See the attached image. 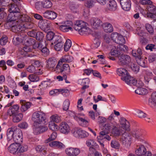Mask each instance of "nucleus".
<instances>
[{"label":"nucleus","mask_w":156,"mask_h":156,"mask_svg":"<svg viewBox=\"0 0 156 156\" xmlns=\"http://www.w3.org/2000/svg\"><path fill=\"white\" fill-rule=\"evenodd\" d=\"M10 3V23L12 21L17 20H18L16 21V24L13 25L18 26L19 28L21 30L23 28H27V23L26 22L29 21L28 19L23 15H21L20 13V9L18 5L20 4V0H11Z\"/></svg>","instance_id":"1"},{"label":"nucleus","mask_w":156,"mask_h":156,"mask_svg":"<svg viewBox=\"0 0 156 156\" xmlns=\"http://www.w3.org/2000/svg\"><path fill=\"white\" fill-rule=\"evenodd\" d=\"M146 135L147 132L145 130L141 129L136 128L131 132V134L129 133L123 134L121 136V140L123 144L126 147H129L131 143V135L138 140L143 142Z\"/></svg>","instance_id":"2"},{"label":"nucleus","mask_w":156,"mask_h":156,"mask_svg":"<svg viewBox=\"0 0 156 156\" xmlns=\"http://www.w3.org/2000/svg\"><path fill=\"white\" fill-rule=\"evenodd\" d=\"M73 28L81 35H84L90 32V29L87 26V23L81 20L76 21L73 26Z\"/></svg>","instance_id":"3"},{"label":"nucleus","mask_w":156,"mask_h":156,"mask_svg":"<svg viewBox=\"0 0 156 156\" xmlns=\"http://www.w3.org/2000/svg\"><path fill=\"white\" fill-rule=\"evenodd\" d=\"M21 143H15L10 144V153L17 154L27 151L28 146L25 145H21Z\"/></svg>","instance_id":"4"},{"label":"nucleus","mask_w":156,"mask_h":156,"mask_svg":"<svg viewBox=\"0 0 156 156\" xmlns=\"http://www.w3.org/2000/svg\"><path fill=\"white\" fill-rule=\"evenodd\" d=\"M73 23L70 20H67L64 22L62 25H60L58 23H55V27L60 30L64 32H68L69 30L72 31Z\"/></svg>","instance_id":"5"},{"label":"nucleus","mask_w":156,"mask_h":156,"mask_svg":"<svg viewBox=\"0 0 156 156\" xmlns=\"http://www.w3.org/2000/svg\"><path fill=\"white\" fill-rule=\"evenodd\" d=\"M45 114L41 112H37L32 115V119L34 123L44 124L45 123Z\"/></svg>","instance_id":"6"},{"label":"nucleus","mask_w":156,"mask_h":156,"mask_svg":"<svg viewBox=\"0 0 156 156\" xmlns=\"http://www.w3.org/2000/svg\"><path fill=\"white\" fill-rule=\"evenodd\" d=\"M63 43L62 38L61 36H55L53 41L51 43V46L54 47L55 50L59 51L62 48Z\"/></svg>","instance_id":"7"},{"label":"nucleus","mask_w":156,"mask_h":156,"mask_svg":"<svg viewBox=\"0 0 156 156\" xmlns=\"http://www.w3.org/2000/svg\"><path fill=\"white\" fill-rule=\"evenodd\" d=\"M104 130L101 132L99 136L97 137V141L99 143L100 145L102 147H104V144L101 140H110L111 139V137L108 134L109 132L107 129H105L104 127Z\"/></svg>","instance_id":"8"},{"label":"nucleus","mask_w":156,"mask_h":156,"mask_svg":"<svg viewBox=\"0 0 156 156\" xmlns=\"http://www.w3.org/2000/svg\"><path fill=\"white\" fill-rule=\"evenodd\" d=\"M13 132L12 135V139L15 143H22L23 140V133L19 129H16L13 131L12 129H10V132Z\"/></svg>","instance_id":"9"},{"label":"nucleus","mask_w":156,"mask_h":156,"mask_svg":"<svg viewBox=\"0 0 156 156\" xmlns=\"http://www.w3.org/2000/svg\"><path fill=\"white\" fill-rule=\"evenodd\" d=\"M66 154L68 156H77L80 153V149L77 147H70L65 150Z\"/></svg>","instance_id":"10"},{"label":"nucleus","mask_w":156,"mask_h":156,"mask_svg":"<svg viewBox=\"0 0 156 156\" xmlns=\"http://www.w3.org/2000/svg\"><path fill=\"white\" fill-rule=\"evenodd\" d=\"M73 136L78 138H83L88 136V133L85 130L78 128L74 129L72 130Z\"/></svg>","instance_id":"11"},{"label":"nucleus","mask_w":156,"mask_h":156,"mask_svg":"<svg viewBox=\"0 0 156 156\" xmlns=\"http://www.w3.org/2000/svg\"><path fill=\"white\" fill-rule=\"evenodd\" d=\"M42 124L34 123L33 129L35 134L36 135L39 134L48 129L47 127L42 125Z\"/></svg>","instance_id":"12"},{"label":"nucleus","mask_w":156,"mask_h":156,"mask_svg":"<svg viewBox=\"0 0 156 156\" xmlns=\"http://www.w3.org/2000/svg\"><path fill=\"white\" fill-rule=\"evenodd\" d=\"M68 113L71 116H74V119L77 121H79L80 124L83 126L86 127L89 125V122L86 119V117L83 118L81 117H78L75 115L74 116V113L73 112L71 111H69Z\"/></svg>","instance_id":"13"},{"label":"nucleus","mask_w":156,"mask_h":156,"mask_svg":"<svg viewBox=\"0 0 156 156\" xmlns=\"http://www.w3.org/2000/svg\"><path fill=\"white\" fill-rule=\"evenodd\" d=\"M114 113H112L107 119V122H108V123L105 124V125L104 128L105 129H107L106 126L107 125L108 126V128L111 126L113 127H115L116 126H118V124L114 119Z\"/></svg>","instance_id":"14"},{"label":"nucleus","mask_w":156,"mask_h":156,"mask_svg":"<svg viewBox=\"0 0 156 156\" xmlns=\"http://www.w3.org/2000/svg\"><path fill=\"white\" fill-rule=\"evenodd\" d=\"M59 128L60 132L63 134H67L70 132L71 129L69 125L66 122H63L59 124Z\"/></svg>","instance_id":"15"},{"label":"nucleus","mask_w":156,"mask_h":156,"mask_svg":"<svg viewBox=\"0 0 156 156\" xmlns=\"http://www.w3.org/2000/svg\"><path fill=\"white\" fill-rule=\"evenodd\" d=\"M147 17L151 18L156 19V7L151 5L147 8Z\"/></svg>","instance_id":"16"},{"label":"nucleus","mask_w":156,"mask_h":156,"mask_svg":"<svg viewBox=\"0 0 156 156\" xmlns=\"http://www.w3.org/2000/svg\"><path fill=\"white\" fill-rule=\"evenodd\" d=\"M119 64L120 65H123L128 64L131 61L130 57L125 54L120 55L118 57Z\"/></svg>","instance_id":"17"},{"label":"nucleus","mask_w":156,"mask_h":156,"mask_svg":"<svg viewBox=\"0 0 156 156\" xmlns=\"http://www.w3.org/2000/svg\"><path fill=\"white\" fill-rule=\"evenodd\" d=\"M73 58L69 55L63 56L59 61L57 67L60 66L63 62L69 63L73 61Z\"/></svg>","instance_id":"18"},{"label":"nucleus","mask_w":156,"mask_h":156,"mask_svg":"<svg viewBox=\"0 0 156 156\" xmlns=\"http://www.w3.org/2000/svg\"><path fill=\"white\" fill-rule=\"evenodd\" d=\"M147 149L142 144L137 145L135 150V154L138 156H143L146 153Z\"/></svg>","instance_id":"19"},{"label":"nucleus","mask_w":156,"mask_h":156,"mask_svg":"<svg viewBox=\"0 0 156 156\" xmlns=\"http://www.w3.org/2000/svg\"><path fill=\"white\" fill-rule=\"evenodd\" d=\"M49 22L47 20H41L39 22L38 26L44 31L46 32L50 28Z\"/></svg>","instance_id":"20"},{"label":"nucleus","mask_w":156,"mask_h":156,"mask_svg":"<svg viewBox=\"0 0 156 156\" xmlns=\"http://www.w3.org/2000/svg\"><path fill=\"white\" fill-rule=\"evenodd\" d=\"M121 7L124 10L128 11L130 9L131 3L130 0H120Z\"/></svg>","instance_id":"21"},{"label":"nucleus","mask_w":156,"mask_h":156,"mask_svg":"<svg viewBox=\"0 0 156 156\" xmlns=\"http://www.w3.org/2000/svg\"><path fill=\"white\" fill-rule=\"evenodd\" d=\"M43 15L45 18L48 19L53 20L56 18L57 14L54 11L47 10L43 13Z\"/></svg>","instance_id":"22"},{"label":"nucleus","mask_w":156,"mask_h":156,"mask_svg":"<svg viewBox=\"0 0 156 156\" xmlns=\"http://www.w3.org/2000/svg\"><path fill=\"white\" fill-rule=\"evenodd\" d=\"M119 122L121 127L123 129L126 131H129L130 130L129 123L125 118H121Z\"/></svg>","instance_id":"23"},{"label":"nucleus","mask_w":156,"mask_h":156,"mask_svg":"<svg viewBox=\"0 0 156 156\" xmlns=\"http://www.w3.org/2000/svg\"><path fill=\"white\" fill-rule=\"evenodd\" d=\"M117 73L119 76H121V79L123 80V78L126 79L128 76L129 74L127 71L122 68L118 69L116 71Z\"/></svg>","instance_id":"24"},{"label":"nucleus","mask_w":156,"mask_h":156,"mask_svg":"<svg viewBox=\"0 0 156 156\" xmlns=\"http://www.w3.org/2000/svg\"><path fill=\"white\" fill-rule=\"evenodd\" d=\"M49 146L52 147L59 149L64 148L65 145L61 142L58 141H53L49 143Z\"/></svg>","instance_id":"25"},{"label":"nucleus","mask_w":156,"mask_h":156,"mask_svg":"<svg viewBox=\"0 0 156 156\" xmlns=\"http://www.w3.org/2000/svg\"><path fill=\"white\" fill-rule=\"evenodd\" d=\"M108 125H107L106 126L107 129H107L108 131H109V132L111 131L113 136H118L120 134V131L117 128L118 126H116L115 127H113L111 126L109 128H108Z\"/></svg>","instance_id":"26"},{"label":"nucleus","mask_w":156,"mask_h":156,"mask_svg":"<svg viewBox=\"0 0 156 156\" xmlns=\"http://www.w3.org/2000/svg\"><path fill=\"white\" fill-rule=\"evenodd\" d=\"M102 21L99 19L94 18L91 21V24L94 29H98L102 25Z\"/></svg>","instance_id":"27"},{"label":"nucleus","mask_w":156,"mask_h":156,"mask_svg":"<svg viewBox=\"0 0 156 156\" xmlns=\"http://www.w3.org/2000/svg\"><path fill=\"white\" fill-rule=\"evenodd\" d=\"M149 104L152 107L156 108V91L152 93L149 100Z\"/></svg>","instance_id":"28"},{"label":"nucleus","mask_w":156,"mask_h":156,"mask_svg":"<svg viewBox=\"0 0 156 156\" xmlns=\"http://www.w3.org/2000/svg\"><path fill=\"white\" fill-rule=\"evenodd\" d=\"M20 103L21 104V110L22 112H24L30 108L31 106L30 102H26L25 101H20Z\"/></svg>","instance_id":"29"},{"label":"nucleus","mask_w":156,"mask_h":156,"mask_svg":"<svg viewBox=\"0 0 156 156\" xmlns=\"http://www.w3.org/2000/svg\"><path fill=\"white\" fill-rule=\"evenodd\" d=\"M12 121L14 123H17L22 120L23 115L21 113H17L12 115Z\"/></svg>","instance_id":"30"},{"label":"nucleus","mask_w":156,"mask_h":156,"mask_svg":"<svg viewBox=\"0 0 156 156\" xmlns=\"http://www.w3.org/2000/svg\"><path fill=\"white\" fill-rule=\"evenodd\" d=\"M120 55V52L119 48L118 46H117V47L114 46L111 49L110 52L109 53V55H112L115 57H119Z\"/></svg>","instance_id":"31"},{"label":"nucleus","mask_w":156,"mask_h":156,"mask_svg":"<svg viewBox=\"0 0 156 156\" xmlns=\"http://www.w3.org/2000/svg\"><path fill=\"white\" fill-rule=\"evenodd\" d=\"M117 7V5L116 2L114 0H111L109 2V4L107 6L108 10L111 11H115Z\"/></svg>","instance_id":"32"},{"label":"nucleus","mask_w":156,"mask_h":156,"mask_svg":"<svg viewBox=\"0 0 156 156\" xmlns=\"http://www.w3.org/2000/svg\"><path fill=\"white\" fill-rule=\"evenodd\" d=\"M123 81H124L126 83L130 85L135 86L136 84V80L133 77L129 75L126 79L123 77Z\"/></svg>","instance_id":"33"},{"label":"nucleus","mask_w":156,"mask_h":156,"mask_svg":"<svg viewBox=\"0 0 156 156\" xmlns=\"http://www.w3.org/2000/svg\"><path fill=\"white\" fill-rule=\"evenodd\" d=\"M30 52H33V50L32 47L27 45H26L20 51V54L24 56H28L26 55V53Z\"/></svg>","instance_id":"34"},{"label":"nucleus","mask_w":156,"mask_h":156,"mask_svg":"<svg viewBox=\"0 0 156 156\" xmlns=\"http://www.w3.org/2000/svg\"><path fill=\"white\" fill-rule=\"evenodd\" d=\"M56 64V59L54 58H51L47 61V66L48 69H52L55 66Z\"/></svg>","instance_id":"35"},{"label":"nucleus","mask_w":156,"mask_h":156,"mask_svg":"<svg viewBox=\"0 0 156 156\" xmlns=\"http://www.w3.org/2000/svg\"><path fill=\"white\" fill-rule=\"evenodd\" d=\"M102 27L104 30L106 32H111L113 31L112 25L108 23H106L102 24Z\"/></svg>","instance_id":"36"},{"label":"nucleus","mask_w":156,"mask_h":156,"mask_svg":"<svg viewBox=\"0 0 156 156\" xmlns=\"http://www.w3.org/2000/svg\"><path fill=\"white\" fill-rule=\"evenodd\" d=\"M60 69L61 72H64L66 75H69L70 73V67L68 64H63Z\"/></svg>","instance_id":"37"},{"label":"nucleus","mask_w":156,"mask_h":156,"mask_svg":"<svg viewBox=\"0 0 156 156\" xmlns=\"http://www.w3.org/2000/svg\"><path fill=\"white\" fill-rule=\"evenodd\" d=\"M136 60L137 63L141 66L143 67H146L147 66V62L145 58H142V57L138 58H136Z\"/></svg>","instance_id":"38"},{"label":"nucleus","mask_w":156,"mask_h":156,"mask_svg":"<svg viewBox=\"0 0 156 156\" xmlns=\"http://www.w3.org/2000/svg\"><path fill=\"white\" fill-rule=\"evenodd\" d=\"M37 4L41 5L44 8L47 9L51 8L52 6L51 2L49 0H45L39 2Z\"/></svg>","instance_id":"39"},{"label":"nucleus","mask_w":156,"mask_h":156,"mask_svg":"<svg viewBox=\"0 0 156 156\" xmlns=\"http://www.w3.org/2000/svg\"><path fill=\"white\" fill-rule=\"evenodd\" d=\"M19 106L17 104L11 106V104H10V111L12 114L17 113L19 112Z\"/></svg>","instance_id":"40"},{"label":"nucleus","mask_w":156,"mask_h":156,"mask_svg":"<svg viewBox=\"0 0 156 156\" xmlns=\"http://www.w3.org/2000/svg\"><path fill=\"white\" fill-rule=\"evenodd\" d=\"M86 144L90 148H94L95 147H96L98 146L96 142L92 139L87 140L86 141Z\"/></svg>","instance_id":"41"},{"label":"nucleus","mask_w":156,"mask_h":156,"mask_svg":"<svg viewBox=\"0 0 156 156\" xmlns=\"http://www.w3.org/2000/svg\"><path fill=\"white\" fill-rule=\"evenodd\" d=\"M50 121H52L54 122L58 123L61 121V117L58 115L55 114L52 115L50 117Z\"/></svg>","instance_id":"42"},{"label":"nucleus","mask_w":156,"mask_h":156,"mask_svg":"<svg viewBox=\"0 0 156 156\" xmlns=\"http://www.w3.org/2000/svg\"><path fill=\"white\" fill-rule=\"evenodd\" d=\"M48 127L51 130L56 131L58 130V126L52 121H50L48 122Z\"/></svg>","instance_id":"43"},{"label":"nucleus","mask_w":156,"mask_h":156,"mask_svg":"<svg viewBox=\"0 0 156 156\" xmlns=\"http://www.w3.org/2000/svg\"><path fill=\"white\" fill-rule=\"evenodd\" d=\"M136 93L139 95H144L147 93V90L145 88L142 87L138 88L135 90Z\"/></svg>","instance_id":"44"},{"label":"nucleus","mask_w":156,"mask_h":156,"mask_svg":"<svg viewBox=\"0 0 156 156\" xmlns=\"http://www.w3.org/2000/svg\"><path fill=\"white\" fill-rule=\"evenodd\" d=\"M72 46L71 41L68 39L66 40L64 45V50L66 51H68Z\"/></svg>","instance_id":"45"},{"label":"nucleus","mask_w":156,"mask_h":156,"mask_svg":"<svg viewBox=\"0 0 156 156\" xmlns=\"http://www.w3.org/2000/svg\"><path fill=\"white\" fill-rule=\"evenodd\" d=\"M125 40L123 37L120 34L119 37L115 40V43L119 44V45L123 44L125 43Z\"/></svg>","instance_id":"46"},{"label":"nucleus","mask_w":156,"mask_h":156,"mask_svg":"<svg viewBox=\"0 0 156 156\" xmlns=\"http://www.w3.org/2000/svg\"><path fill=\"white\" fill-rule=\"evenodd\" d=\"M137 54H136V51L133 50L132 54L133 56L136 57V58H138L139 57H142L141 55L142 54V50L140 48H138L137 50Z\"/></svg>","instance_id":"47"},{"label":"nucleus","mask_w":156,"mask_h":156,"mask_svg":"<svg viewBox=\"0 0 156 156\" xmlns=\"http://www.w3.org/2000/svg\"><path fill=\"white\" fill-rule=\"evenodd\" d=\"M46 147L44 146L39 145L36 147V150L37 151L40 152L44 154L46 153Z\"/></svg>","instance_id":"48"},{"label":"nucleus","mask_w":156,"mask_h":156,"mask_svg":"<svg viewBox=\"0 0 156 156\" xmlns=\"http://www.w3.org/2000/svg\"><path fill=\"white\" fill-rule=\"evenodd\" d=\"M29 79L33 82H37L39 80V77L34 74L30 75L29 76Z\"/></svg>","instance_id":"49"},{"label":"nucleus","mask_w":156,"mask_h":156,"mask_svg":"<svg viewBox=\"0 0 156 156\" xmlns=\"http://www.w3.org/2000/svg\"><path fill=\"white\" fill-rule=\"evenodd\" d=\"M95 3L94 0H87L85 2V5L88 8L92 7Z\"/></svg>","instance_id":"50"},{"label":"nucleus","mask_w":156,"mask_h":156,"mask_svg":"<svg viewBox=\"0 0 156 156\" xmlns=\"http://www.w3.org/2000/svg\"><path fill=\"white\" fill-rule=\"evenodd\" d=\"M100 44L99 40L96 38L94 39V43L91 45V47L93 49L97 48L99 46Z\"/></svg>","instance_id":"51"},{"label":"nucleus","mask_w":156,"mask_h":156,"mask_svg":"<svg viewBox=\"0 0 156 156\" xmlns=\"http://www.w3.org/2000/svg\"><path fill=\"white\" fill-rule=\"evenodd\" d=\"M153 77L152 73L149 71H147L146 72L145 75H144L145 80L148 82Z\"/></svg>","instance_id":"52"},{"label":"nucleus","mask_w":156,"mask_h":156,"mask_svg":"<svg viewBox=\"0 0 156 156\" xmlns=\"http://www.w3.org/2000/svg\"><path fill=\"white\" fill-rule=\"evenodd\" d=\"M35 40L33 38H30L26 40V42L25 43L26 45L30 46L32 47L34 43Z\"/></svg>","instance_id":"53"},{"label":"nucleus","mask_w":156,"mask_h":156,"mask_svg":"<svg viewBox=\"0 0 156 156\" xmlns=\"http://www.w3.org/2000/svg\"><path fill=\"white\" fill-rule=\"evenodd\" d=\"M79 83L82 85H88L90 82V80L88 78L80 79L78 81Z\"/></svg>","instance_id":"54"},{"label":"nucleus","mask_w":156,"mask_h":156,"mask_svg":"<svg viewBox=\"0 0 156 156\" xmlns=\"http://www.w3.org/2000/svg\"><path fill=\"white\" fill-rule=\"evenodd\" d=\"M111 146L112 148L118 149L120 147V144L118 141L113 140L111 141Z\"/></svg>","instance_id":"55"},{"label":"nucleus","mask_w":156,"mask_h":156,"mask_svg":"<svg viewBox=\"0 0 156 156\" xmlns=\"http://www.w3.org/2000/svg\"><path fill=\"white\" fill-rule=\"evenodd\" d=\"M136 112V115L140 118H144L146 116V114L140 110H137Z\"/></svg>","instance_id":"56"},{"label":"nucleus","mask_w":156,"mask_h":156,"mask_svg":"<svg viewBox=\"0 0 156 156\" xmlns=\"http://www.w3.org/2000/svg\"><path fill=\"white\" fill-rule=\"evenodd\" d=\"M57 136V133L55 132H53L50 135L49 138L45 141L46 143H48L51 141L55 140Z\"/></svg>","instance_id":"57"},{"label":"nucleus","mask_w":156,"mask_h":156,"mask_svg":"<svg viewBox=\"0 0 156 156\" xmlns=\"http://www.w3.org/2000/svg\"><path fill=\"white\" fill-rule=\"evenodd\" d=\"M69 101L68 99L66 100L64 102L63 104V109L64 110L67 111L69 108Z\"/></svg>","instance_id":"58"},{"label":"nucleus","mask_w":156,"mask_h":156,"mask_svg":"<svg viewBox=\"0 0 156 156\" xmlns=\"http://www.w3.org/2000/svg\"><path fill=\"white\" fill-rule=\"evenodd\" d=\"M54 34L52 31H50L46 35V38L48 40L50 41L53 38L54 39L55 37Z\"/></svg>","instance_id":"59"},{"label":"nucleus","mask_w":156,"mask_h":156,"mask_svg":"<svg viewBox=\"0 0 156 156\" xmlns=\"http://www.w3.org/2000/svg\"><path fill=\"white\" fill-rule=\"evenodd\" d=\"M36 39L40 41L43 38L44 35L42 32H38L36 33Z\"/></svg>","instance_id":"60"},{"label":"nucleus","mask_w":156,"mask_h":156,"mask_svg":"<svg viewBox=\"0 0 156 156\" xmlns=\"http://www.w3.org/2000/svg\"><path fill=\"white\" fill-rule=\"evenodd\" d=\"M41 44L39 42H35L33 45L32 46V48L34 50V49H41Z\"/></svg>","instance_id":"61"},{"label":"nucleus","mask_w":156,"mask_h":156,"mask_svg":"<svg viewBox=\"0 0 156 156\" xmlns=\"http://www.w3.org/2000/svg\"><path fill=\"white\" fill-rule=\"evenodd\" d=\"M8 41V38L6 36H2L0 39V44L2 45H5Z\"/></svg>","instance_id":"62"},{"label":"nucleus","mask_w":156,"mask_h":156,"mask_svg":"<svg viewBox=\"0 0 156 156\" xmlns=\"http://www.w3.org/2000/svg\"><path fill=\"white\" fill-rule=\"evenodd\" d=\"M36 69V68L33 65H31L28 67L27 70L28 72L32 73L35 72Z\"/></svg>","instance_id":"63"},{"label":"nucleus","mask_w":156,"mask_h":156,"mask_svg":"<svg viewBox=\"0 0 156 156\" xmlns=\"http://www.w3.org/2000/svg\"><path fill=\"white\" fill-rule=\"evenodd\" d=\"M135 86H136L138 88L142 87L144 86V83H143L142 81L140 80H136V84Z\"/></svg>","instance_id":"64"}]
</instances>
